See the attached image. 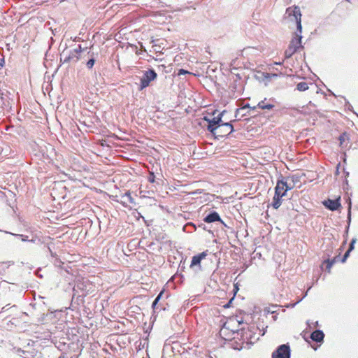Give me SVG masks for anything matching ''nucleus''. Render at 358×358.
<instances>
[{
    "label": "nucleus",
    "mask_w": 358,
    "mask_h": 358,
    "mask_svg": "<svg viewBox=\"0 0 358 358\" xmlns=\"http://www.w3.org/2000/svg\"><path fill=\"white\" fill-rule=\"evenodd\" d=\"M203 221L206 223H212L215 222H223L220 215L216 211H212L208 213L204 218Z\"/></svg>",
    "instance_id": "nucleus-9"
},
{
    "label": "nucleus",
    "mask_w": 358,
    "mask_h": 358,
    "mask_svg": "<svg viewBox=\"0 0 358 358\" xmlns=\"http://www.w3.org/2000/svg\"><path fill=\"white\" fill-rule=\"evenodd\" d=\"M87 54L90 55V58L87 61L85 65L88 69H92L96 62L95 54L90 51H88Z\"/></svg>",
    "instance_id": "nucleus-17"
},
{
    "label": "nucleus",
    "mask_w": 358,
    "mask_h": 358,
    "mask_svg": "<svg viewBox=\"0 0 358 358\" xmlns=\"http://www.w3.org/2000/svg\"><path fill=\"white\" fill-rule=\"evenodd\" d=\"M311 287H309L308 290L306 291V292L304 294V295L303 296V297L300 299H299L296 302L294 303H288L285 306L286 308H294L297 303H299L300 301H302V299L303 298H305L306 296H307V294H308V292L310 289Z\"/></svg>",
    "instance_id": "nucleus-27"
},
{
    "label": "nucleus",
    "mask_w": 358,
    "mask_h": 358,
    "mask_svg": "<svg viewBox=\"0 0 358 358\" xmlns=\"http://www.w3.org/2000/svg\"><path fill=\"white\" fill-rule=\"evenodd\" d=\"M234 300V298L231 299L227 303H226L224 306V308H229L230 306H231V304L232 303Z\"/></svg>",
    "instance_id": "nucleus-38"
},
{
    "label": "nucleus",
    "mask_w": 358,
    "mask_h": 358,
    "mask_svg": "<svg viewBox=\"0 0 358 358\" xmlns=\"http://www.w3.org/2000/svg\"><path fill=\"white\" fill-rule=\"evenodd\" d=\"M35 241H36L35 239H33V238H32V239H29V242H31V243H35Z\"/></svg>",
    "instance_id": "nucleus-46"
},
{
    "label": "nucleus",
    "mask_w": 358,
    "mask_h": 358,
    "mask_svg": "<svg viewBox=\"0 0 358 358\" xmlns=\"http://www.w3.org/2000/svg\"><path fill=\"white\" fill-rule=\"evenodd\" d=\"M339 256H336L331 259H327L323 262L324 264H326V269L328 273H330V270L334 264L338 260Z\"/></svg>",
    "instance_id": "nucleus-18"
},
{
    "label": "nucleus",
    "mask_w": 358,
    "mask_h": 358,
    "mask_svg": "<svg viewBox=\"0 0 358 358\" xmlns=\"http://www.w3.org/2000/svg\"><path fill=\"white\" fill-rule=\"evenodd\" d=\"M348 109L350 110V108H352V107L349 103H348Z\"/></svg>",
    "instance_id": "nucleus-47"
},
{
    "label": "nucleus",
    "mask_w": 358,
    "mask_h": 358,
    "mask_svg": "<svg viewBox=\"0 0 358 358\" xmlns=\"http://www.w3.org/2000/svg\"><path fill=\"white\" fill-rule=\"evenodd\" d=\"M267 327H268L267 326H266V327H264V325L263 324H261V323H259V324L257 325L256 328H257V330H258V331H259V336H263L265 334V333H266V329Z\"/></svg>",
    "instance_id": "nucleus-24"
},
{
    "label": "nucleus",
    "mask_w": 358,
    "mask_h": 358,
    "mask_svg": "<svg viewBox=\"0 0 358 358\" xmlns=\"http://www.w3.org/2000/svg\"><path fill=\"white\" fill-rule=\"evenodd\" d=\"M296 90L300 92H304V91L308 90V85L306 82H301L297 84Z\"/></svg>",
    "instance_id": "nucleus-23"
},
{
    "label": "nucleus",
    "mask_w": 358,
    "mask_h": 358,
    "mask_svg": "<svg viewBox=\"0 0 358 358\" xmlns=\"http://www.w3.org/2000/svg\"><path fill=\"white\" fill-rule=\"evenodd\" d=\"M357 242V238H353L352 239V241H350V243L349 245V248L348 250H349L350 251H352L355 248V244Z\"/></svg>",
    "instance_id": "nucleus-29"
},
{
    "label": "nucleus",
    "mask_w": 358,
    "mask_h": 358,
    "mask_svg": "<svg viewBox=\"0 0 358 358\" xmlns=\"http://www.w3.org/2000/svg\"><path fill=\"white\" fill-rule=\"evenodd\" d=\"M85 49H83L81 46V45H78V47L75 49H73V51H76L77 52V55L80 57V53L84 51Z\"/></svg>",
    "instance_id": "nucleus-31"
},
{
    "label": "nucleus",
    "mask_w": 358,
    "mask_h": 358,
    "mask_svg": "<svg viewBox=\"0 0 358 358\" xmlns=\"http://www.w3.org/2000/svg\"><path fill=\"white\" fill-rule=\"evenodd\" d=\"M324 334L322 330L317 329L311 333L310 338L317 343L322 342L324 340Z\"/></svg>",
    "instance_id": "nucleus-14"
},
{
    "label": "nucleus",
    "mask_w": 358,
    "mask_h": 358,
    "mask_svg": "<svg viewBox=\"0 0 358 358\" xmlns=\"http://www.w3.org/2000/svg\"><path fill=\"white\" fill-rule=\"evenodd\" d=\"M192 227L194 230L196 229V225H195L194 223H192V222H188V223H187V224L184 226V227H183V230H184V231H186V229H187V227Z\"/></svg>",
    "instance_id": "nucleus-34"
},
{
    "label": "nucleus",
    "mask_w": 358,
    "mask_h": 358,
    "mask_svg": "<svg viewBox=\"0 0 358 358\" xmlns=\"http://www.w3.org/2000/svg\"><path fill=\"white\" fill-rule=\"evenodd\" d=\"M238 291V287L237 284H235L234 287V294H236Z\"/></svg>",
    "instance_id": "nucleus-40"
},
{
    "label": "nucleus",
    "mask_w": 358,
    "mask_h": 358,
    "mask_svg": "<svg viewBox=\"0 0 358 358\" xmlns=\"http://www.w3.org/2000/svg\"><path fill=\"white\" fill-rule=\"evenodd\" d=\"M351 208H352V203L351 200L349 199V203L348 208V215H347V227L345 231V236L347 237L349 231L350 225L351 223Z\"/></svg>",
    "instance_id": "nucleus-16"
},
{
    "label": "nucleus",
    "mask_w": 358,
    "mask_h": 358,
    "mask_svg": "<svg viewBox=\"0 0 358 358\" xmlns=\"http://www.w3.org/2000/svg\"><path fill=\"white\" fill-rule=\"evenodd\" d=\"M199 227L202 228L203 230H206V227L204 224L201 223L199 225Z\"/></svg>",
    "instance_id": "nucleus-41"
},
{
    "label": "nucleus",
    "mask_w": 358,
    "mask_h": 358,
    "mask_svg": "<svg viewBox=\"0 0 358 358\" xmlns=\"http://www.w3.org/2000/svg\"><path fill=\"white\" fill-rule=\"evenodd\" d=\"M284 196H285V192H283L282 193H279V187H275V194L272 202V206L273 207V208L278 209L282 203L281 199Z\"/></svg>",
    "instance_id": "nucleus-7"
},
{
    "label": "nucleus",
    "mask_w": 358,
    "mask_h": 358,
    "mask_svg": "<svg viewBox=\"0 0 358 358\" xmlns=\"http://www.w3.org/2000/svg\"><path fill=\"white\" fill-rule=\"evenodd\" d=\"M120 200L118 201L122 206H127L128 203H135L134 198L131 195L129 191L126 192L124 194H121Z\"/></svg>",
    "instance_id": "nucleus-10"
},
{
    "label": "nucleus",
    "mask_w": 358,
    "mask_h": 358,
    "mask_svg": "<svg viewBox=\"0 0 358 358\" xmlns=\"http://www.w3.org/2000/svg\"><path fill=\"white\" fill-rule=\"evenodd\" d=\"M137 55H141L140 52L136 51V52Z\"/></svg>",
    "instance_id": "nucleus-52"
},
{
    "label": "nucleus",
    "mask_w": 358,
    "mask_h": 358,
    "mask_svg": "<svg viewBox=\"0 0 358 358\" xmlns=\"http://www.w3.org/2000/svg\"><path fill=\"white\" fill-rule=\"evenodd\" d=\"M341 197H338L336 199H330L324 200L323 201V205L329 210L331 211H335L338 210L341 206Z\"/></svg>",
    "instance_id": "nucleus-6"
},
{
    "label": "nucleus",
    "mask_w": 358,
    "mask_h": 358,
    "mask_svg": "<svg viewBox=\"0 0 358 358\" xmlns=\"http://www.w3.org/2000/svg\"><path fill=\"white\" fill-rule=\"evenodd\" d=\"M246 108H249L250 110H255L257 108V106L251 107L249 103L245 104L243 107L236 109L235 117H237L239 114Z\"/></svg>",
    "instance_id": "nucleus-21"
},
{
    "label": "nucleus",
    "mask_w": 358,
    "mask_h": 358,
    "mask_svg": "<svg viewBox=\"0 0 358 358\" xmlns=\"http://www.w3.org/2000/svg\"><path fill=\"white\" fill-rule=\"evenodd\" d=\"M148 181L151 183L155 182V176L153 172L150 173L149 177H148Z\"/></svg>",
    "instance_id": "nucleus-33"
},
{
    "label": "nucleus",
    "mask_w": 358,
    "mask_h": 358,
    "mask_svg": "<svg viewBox=\"0 0 358 358\" xmlns=\"http://www.w3.org/2000/svg\"><path fill=\"white\" fill-rule=\"evenodd\" d=\"M87 282H85V281L78 282L76 284V285L74 286V287L73 289V292L79 293V294L80 293L83 294L85 292H88V291L87 290Z\"/></svg>",
    "instance_id": "nucleus-15"
},
{
    "label": "nucleus",
    "mask_w": 358,
    "mask_h": 358,
    "mask_svg": "<svg viewBox=\"0 0 358 358\" xmlns=\"http://www.w3.org/2000/svg\"><path fill=\"white\" fill-rule=\"evenodd\" d=\"M272 76H273V77H277V76H278V75H277V74H275V73H273V74H272Z\"/></svg>",
    "instance_id": "nucleus-50"
},
{
    "label": "nucleus",
    "mask_w": 358,
    "mask_h": 358,
    "mask_svg": "<svg viewBox=\"0 0 358 358\" xmlns=\"http://www.w3.org/2000/svg\"><path fill=\"white\" fill-rule=\"evenodd\" d=\"M302 32H299L297 30L295 32V36L291 40L289 45L295 47L296 49L299 50L300 48H303L301 45Z\"/></svg>",
    "instance_id": "nucleus-11"
},
{
    "label": "nucleus",
    "mask_w": 358,
    "mask_h": 358,
    "mask_svg": "<svg viewBox=\"0 0 358 358\" xmlns=\"http://www.w3.org/2000/svg\"><path fill=\"white\" fill-rule=\"evenodd\" d=\"M224 227H228L227 225L224 223V222L223 221V222H221Z\"/></svg>",
    "instance_id": "nucleus-49"
},
{
    "label": "nucleus",
    "mask_w": 358,
    "mask_h": 358,
    "mask_svg": "<svg viewBox=\"0 0 358 358\" xmlns=\"http://www.w3.org/2000/svg\"><path fill=\"white\" fill-rule=\"evenodd\" d=\"M226 111L225 110H223L222 113H220L217 117H215V118L217 120V121L220 123V124H223L224 122H222V116L224 115V113H225Z\"/></svg>",
    "instance_id": "nucleus-30"
},
{
    "label": "nucleus",
    "mask_w": 358,
    "mask_h": 358,
    "mask_svg": "<svg viewBox=\"0 0 358 358\" xmlns=\"http://www.w3.org/2000/svg\"><path fill=\"white\" fill-rule=\"evenodd\" d=\"M155 40H152L151 43H153V47H155V50L156 52H159V48H160V46H158L156 43H155Z\"/></svg>",
    "instance_id": "nucleus-36"
},
{
    "label": "nucleus",
    "mask_w": 358,
    "mask_h": 358,
    "mask_svg": "<svg viewBox=\"0 0 358 358\" xmlns=\"http://www.w3.org/2000/svg\"><path fill=\"white\" fill-rule=\"evenodd\" d=\"M279 181L282 185V189H284L285 188L284 192H285V194L287 193V191L292 189L293 187L289 186L286 181H284L283 179L279 180Z\"/></svg>",
    "instance_id": "nucleus-25"
},
{
    "label": "nucleus",
    "mask_w": 358,
    "mask_h": 358,
    "mask_svg": "<svg viewBox=\"0 0 358 358\" xmlns=\"http://www.w3.org/2000/svg\"><path fill=\"white\" fill-rule=\"evenodd\" d=\"M283 62H275V64L276 65H281L282 64Z\"/></svg>",
    "instance_id": "nucleus-45"
},
{
    "label": "nucleus",
    "mask_w": 358,
    "mask_h": 358,
    "mask_svg": "<svg viewBox=\"0 0 358 358\" xmlns=\"http://www.w3.org/2000/svg\"><path fill=\"white\" fill-rule=\"evenodd\" d=\"M59 263H61V261L59 259L56 258L55 264L58 265Z\"/></svg>",
    "instance_id": "nucleus-43"
},
{
    "label": "nucleus",
    "mask_w": 358,
    "mask_h": 358,
    "mask_svg": "<svg viewBox=\"0 0 358 358\" xmlns=\"http://www.w3.org/2000/svg\"><path fill=\"white\" fill-rule=\"evenodd\" d=\"M189 73H190L189 71H187V70L181 69L178 71V75L181 76V75H185V74H189Z\"/></svg>",
    "instance_id": "nucleus-35"
},
{
    "label": "nucleus",
    "mask_w": 358,
    "mask_h": 358,
    "mask_svg": "<svg viewBox=\"0 0 358 358\" xmlns=\"http://www.w3.org/2000/svg\"><path fill=\"white\" fill-rule=\"evenodd\" d=\"M141 50L143 52H146V50L145 49V48L143 47V45L142 44H141Z\"/></svg>",
    "instance_id": "nucleus-44"
},
{
    "label": "nucleus",
    "mask_w": 358,
    "mask_h": 358,
    "mask_svg": "<svg viewBox=\"0 0 358 358\" xmlns=\"http://www.w3.org/2000/svg\"><path fill=\"white\" fill-rule=\"evenodd\" d=\"M157 77V74L153 69H150L148 71H145L142 78H141L140 85L138 88V90L142 91L148 87L150 83L155 80Z\"/></svg>",
    "instance_id": "nucleus-3"
},
{
    "label": "nucleus",
    "mask_w": 358,
    "mask_h": 358,
    "mask_svg": "<svg viewBox=\"0 0 358 358\" xmlns=\"http://www.w3.org/2000/svg\"><path fill=\"white\" fill-rule=\"evenodd\" d=\"M164 294V290L161 291L158 295L157 296V297L155 298V299L154 300V301L152 302V308L153 309H155L157 308V305L158 303V302L159 301V300L161 299L162 295Z\"/></svg>",
    "instance_id": "nucleus-26"
},
{
    "label": "nucleus",
    "mask_w": 358,
    "mask_h": 358,
    "mask_svg": "<svg viewBox=\"0 0 358 358\" xmlns=\"http://www.w3.org/2000/svg\"><path fill=\"white\" fill-rule=\"evenodd\" d=\"M203 120L208 122V125L206 127L207 130L211 134L215 133L214 131H215V129H217V127L220 124V123L217 121V120L215 118V117L213 118H212V119H210V118H209L208 117H204Z\"/></svg>",
    "instance_id": "nucleus-8"
},
{
    "label": "nucleus",
    "mask_w": 358,
    "mask_h": 358,
    "mask_svg": "<svg viewBox=\"0 0 358 358\" xmlns=\"http://www.w3.org/2000/svg\"><path fill=\"white\" fill-rule=\"evenodd\" d=\"M345 183H346V185H348V182L347 180H345Z\"/></svg>",
    "instance_id": "nucleus-53"
},
{
    "label": "nucleus",
    "mask_w": 358,
    "mask_h": 358,
    "mask_svg": "<svg viewBox=\"0 0 358 358\" xmlns=\"http://www.w3.org/2000/svg\"><path fill=\"white\" fill-rule=\"evenodd\" d=\"M88 294L87 292H85L80 294L79 293L73 292L72 297V303H76L78 305L84 303V298Z\"/></svg>",
    "instance_id": "nucleus-13"
},
{
    "label": "nucleus",
    "mask_w": 358,
    "mask_h": 358,
    "mask_svg": "<svg viewBox=\"0 0 358 358\" xmlns=\"http://www.w3.org/2000/svg\"><path fill=\"white\" fill-rule=\"evenodd\" d=\"M143 358H145V357H143Z\"/></svg>",
    "instance_id": "nucleus-54"
},
{
    "label": "nucleus",
    "mask_w": 358,
    "mask_h": 358,
    "mask_svg": "<svg viewBox=\"0 0 358 358\" xmlns=\"http://www.w3.org/2000/svg\"><path fill=\"white\" fill-rule=\"evenodd\" d=\"M272 358H291V348L289 343L280 345L272 353Z\"/></svg>",
    "instance_id": "nucleus-4"
},
{
    "label": "nucleus",
    "mask_w": 358,
    "mask_h": 358,
    "mask_svg": "<svg viewBox=\"0 0 358 358\" xmlns=\"http://www.w3.org/2000/svg\"><path fill=\"white\" fill-rule=\"evenodd\" d=\"M206 256H207V251L202 252L196 255L193 256L192 259L190 266L191 267H193L195 266H200L201 260L203 259H204Z\"/></svg>",
    "instance_id": "nucleus-12"
},
{
    "label": "nucleus",
    "mask_w": 358,
    "mask_h": 358,
    "mask_svg": "<svg viewBox=\"0 0 358 358\" xmlns=\"http://www.w3.org/2000/svg\"><path fill=\"white\" fill-rule=\"evenodd\" d=\"M80 57L77 55V52L70 50L68 54H66L64 51L60 55V62L62 64L69 62H77L80 59Z\"/></svg>",
    "instance_id": "nucleus-5"
},
{
    "label": "nucleus",
    "mask_w": 358,
    "mask_h": 358,
    "mask_svg": "<svg viewBox=\"0 0 358 358\" xmlns=\"http://www.w3.org/2000/svg\"><path fill=\"white\" fill-rule=\"evenodd\" d=\"M245 115H246V114H245V113H243V114H241V117H243V116H245Z\"/></svg>",
    "instance_id": "nucleus-51"
},
{
    "label": "nucleus",
    "mask_w": 358,
    "mask_h": 358,
    "mask_svg": "<svg viewBox=\"0 0 358 358\" xmlns=\"http://www.w3.org/2000/svg\"><path fill=\"white\" fill-rule=\"evenodd\" d=\"M48 250H49V252H50V253L51 257H56V253H55V252H53L52 251V250H51V248H50V247L49 245L48 246Z\"/></svg>",
    "instance_id": "nucleus-39"
},
{
    "label": "nucleus",
    "mask_w": 358,
    "mask_h": 358,
    "mask_svg": "<svg viewBox=\"0 0 358 358\" xmlns=\"http://www.w3.org/2000/svg\"><path fill=\"white\" fill-rule=\"evenodd\" d=\"M350 252H351V251H350L349 250H347V251L345 252V253L344 254L343 257L341 259L342 263H344L346 261V259L349 257Z\"/></svg>",
    "instance_id": "nucleus-32"
},
{
    "label": "nucleus",
    "mask_w": 358,
    "mask_h": 358,
    "mask_svg": "<svg viewBox=\"0 0 358 358\" xmlns=\"http://www.w3.org/2000/svg\"><path fill=\"white\" fill-rule=\"evenodd\" d=\"M4 62H4V59H3H3H1L0 60V66H1V67H3V65H4Z\"/></svg>",
    "instance_id": "nucleus-42"
},
{
    "label": "nucleus",
    "mask_w": 358,
    "mask_h": 358,
    "mask_svg": "<svg viewBox=\"0 0 358 358\" xmlns=\"http://www.w3.org/2000/svg\"><path fill=\"white\" fill-rule=\"evenodd\" d=\"M265 100L266 99L264 100V101H261L258 103V104L257 105V108H261V109H263V110H271L272 108H274V105L273 104H271V103H265Z\"/></svg>",
    "instance_id": "nucleus-19"
},
{
    "label": "nucleus",
    "mask_w": 358,
    "mask_h": 358,
    "mask_svg": "<svg viewBox=\"0 0 358 358\" xmlns=\"http://www.w3.org/2000/svg\"><path fill=\"white\" fill-rule=\"evenodd\" d=\"M340 164H338L337 165V171H336V174H338V166H339Z\"/></svg>",
    "instance_id": "nucleus-48"
},
{
    "label": "nucleus",
    "mask_w": 358,
    "mask_h": 358,
    "mask_svg": "<svg viewBox=\"0 0 358 358\" xmlns=\"http://www.w3.org/2000/svg\"><path fill=\"white\" fill-rule=\"evenodd\" d=\"M275 187H279V193H282L284 192V190H285V189H282V185L280 182L279 180H278L277 185H276Z\"/></svg>",
    "instance_id": "nucleus-37"
},
{
    "label": "nucleus",
    "mask_w": 358,
    "mask_h": 358,
    "mask_svg": "<svg viewBox=\"0 0 358 358\" xmlns=\"http://www.w3.org/2000/svg\"><path fill=\"white\" fill-rule=\"evenodd\" d=\"M284 19L289 22H295L299 32H302L301 13L297 6L288 7L284 15Z\"/></svg>",
    "instance_id": "nucleus-1"
},
{
    "label": "nucleus",
    "mask_w": 358,
    "mask_h": 358,
    "mask_svg": "<svg viewBox=\"0 0 358 358\" xmlns=\"http://www.w3.org/2000/svg\"><path fill=\"white\" fill-rule=\"evenodd\" d=\"M338 140L340 142V146L344 147V143L346 141H349V136L346 132H343L339 136Z\"/></svg>",
    "instance_id": "nucleus-22"
},
{
    "label": "nucleus",
    "mask_w": 358,
    "mask_h": 358,
    "mask_svg": "<svg viewBox=\"0 0 358 358\" xmlns=\"http://www.w3.org/2000/svg\"><path fill=\"white\" fill-rule=\"evenodd\" d=\"M298 50L296 49L295 47H292L290 45L285 51V58L289 59Z\"/></svg>",
    "instance_id": "nucleus-20"
},
{
    "label": "nucleus",
    "mask_w": 358,
    "mask_h": 358,
    "mask_svg": "<svg viewBox=\"0 0 358 358\" xmlns=\"http://www.w3.org/2000/svg\"><path fill=\"white\" fill-rule=\"evenodd\" d=\"M10 234L15 237L20 238L22 240V241H24V242L28 241L29 242V239L28 238V236H26L24 234H13V233H10Z\"/></svg>",
    "instance_id": "nucleus-28"
},
{
    "label": "nucleus",
    "mask_w": 358,
    "mask_h": 358,
    "mask_svg": "<svg viewBox=\"0 0 358 358\" xmlns=\"http://www.w3.org/2000/svg\"><path fill=\"white\" fill-rule=\"evenodd\" d=\"M234 131V127L231 122L220 124L212 135L216 139L228 136Z\"/></svg>",
    "instance_id": "nucleus-2"
}]
</instances>
